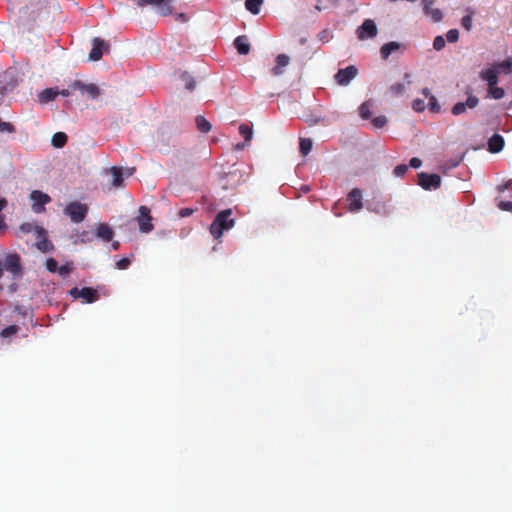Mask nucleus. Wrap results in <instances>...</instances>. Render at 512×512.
Masks as SVG:
<instances>
[{"mask_svg": "<svg viewBox=\"0 0 512 512\" xmlns=\"http://www.w3.org/2000/svg\"><path fill=\"white\" fill-rule=\"evenodd\" d=\"M89 212V206L81 204L77 201L71 202L66 205L64 214L70 218L74 223H80L84 220L87 213Z\"/></svg>", "mask_w": 512, "mask_h": 512, "instance_id": "f257e3e1", "label": "nucleus"}, {"mask_svg": "<svg viewBox=\"0 0 512 512\" xmlns=\"http://www.w3.org/2000/svg\"><path fill=\"white\" fill-rule=\"evenodd\" d=\"M4 269L11 273L14 278L22 276V265L20 256L17 253H8L3 264Z\"/></svg>", "mask_w": 512, "mask_h": 512, "instance_id": "f03ea898", "label": "nucleus"}, {"mask_svg": "<svg viewBox=\"0 0 512 512\" xmlns=\"http://www.w3.org/2000/svg\"><path fill=\"white\" fill-rule=\"evenodd\" d=\"M32 201V211L41 214L45 211L44 205L51 202V197L42 191H32L30 193Z\"/></svg>", "mask_w": 512, "mask_h": 512, "instance_id": "7ed1b4c3", "label": "nucleus"}, {"mask_svg": "<svg viewBox=\"0 0 512 512\" xmlns=\"http://www.w3.org/2000/svg\"><path fill=\"white\" fill-rule=\"evenodd\" d=\"M441 178L438 174L421 172L418 174V184L426 191L436 190L440 187Z\"/></svg>", "mask_w": 512, "mask_h": 512, "instance_id": "20e7f679", "label": "nucleus"}, {"mask_svg": "<svg viewBox=\"0 0 512 512\" xmlns=\"http://www.w3.org/2000/svg\"><path fill=\"white\" fill-rule=\"evenodd\" d=\"M136 4L140 7H155L162 16H167L172 13L170 0H136Z\"/></svg>", "mask_w": 512, "mask_h": 512, "instance_id": "39448f33", "label": "nucleus"}, {"mask_svg": "<svg viewBox=\"0 0 512 512\" xmlns=\"http://www.w3.org/2000/svg\"><path fill=\"white\" fill-rule=\"evenodd\" d=\"M357 37L359 40H365L368 38H373L378 35V28L375 22L371 19H366L361 25L358 27L356 31Z\"/></svg>", "mask_w": 512, "mask_h": 512, "instance_id": "423d86ee", "label": "nucleus"}, {"mask_svg": "<svg viewBox=\"0 0 512 512\" xmlns=\"http://www.w3.org/2000/svg\"><path fill=\"white\" fill-rule=\"evenodd\" d=\"M358 70L355 66H347L344 69L338 70L334 75V80L337 84L345 86L357 76Z\"/></svg>", "mask_w": 512, "mask_h": 512, "instance_id": "0eeeda50", "label": "nucleus"}, {"mask_svg": "<svg viewBox=\"0 0 512 512\" xmlns=\"http://www.w3.org/2000/svg\"><path fill=\"white\" fill-rule=\"evenodd\" d=\"M69 293L74 299L82 298L86 303L98 300V293L94 288H72Z\"/></svg>", "mask_w": 512, "mask_h": 512, "instance_id": "6e6552de", "label": "nucleus"}, {"mask_svg": "<svg viewBox=\"0 0 512 512\" xmlns=\"http://www.w3.org/2000/svg\"><path fill=\"white\" fill-rule=\"evenodd\" d=\"M138 213H140V216L137 217L138 227L142 232L149 233L153 229L149 208L142 205L138 209Z\"/></svg>", "mask_w": 512, "mask_h": 512, "instance_id": "1a4fd4ad", "label": "nucleus"}, {"mask_svg": "<svg viewBox=\"0 0 512 512\" xmlns=\"http://www.w3.org/2000/svg\"><path fill=\"white\" fill-rule=\"evenodd\" d=\"M347 211L351 213H356L362 209V195L361 191L358 188H354L350 193L347 195Z\"/></svg>", "mask_w": 512, "mask_h": 512, "instance_id": "9d476101", "label": "nucleus"}, {"mask_svg": "<svg viewBox=\"0 0 512 512\" xmlns=\"http://www.w3.org/2000/svg\"><path fill=\"white\" fill-rule=\"evenodd\" d=\"M37 242L36 247L42 253L52 252L54 245L50 239L46 237V231L44 228H37Z\"/></svg>", "mask_w": 512, "mask_h": 512, "instance_id": "9b49d317", "label": "nucleus"}, {"mask_svg": "<svg viewBox=\"0 0 512 512\" xmlns=\"http://www.w3.org/2000/svg\"><path fill=\"white\" fill-rule=\"evenodd\" d=\"M478 101L479 100L475 95L470 94L465 102H458L452 106L451 113L455 116H459L464 113L466 109H474V107L478 105Z\"/></svg>", "mask_w": 512, "mask_h": 512, "instance_id": "f8f14e48", "label": "nucleus"}, {"mask_svg": "<svg viewBox=\"0 0 512 512\" xmlns=\"http://www.w3.org/2000/svg\"><path fill=\"white\" fill-rule=\"evenodd\" d=\"M109 49V45L98 37H95L92 41V49L89 55L91 60L97 61L103 57V53L105 50Z\"/></svg>", "mask_w": 512, "mask_h": 512, "instance_id": "ddd939ff", "label": "nucleus"}, {"mask_svg": "<svg viewBox=\"0 0 512 512\" xmlns=\"http://www.w3.org/2000/svg\"><path fill=\"white\" fill-rule=\"evenodd\" d=\"M239 134L243 137L244 142H238L234 144L233 149L235 151H242L246 146L249 145L252 139L253 130L248 124H241L238 128Z\"/></svg>", "mask_w": 512, "mask_h": 512, "instance_id": "4468645a", "label": "nucleus"}, {"mask_svg": "<svg viewBox=\"0 0 512 512\" xmlns=\"http://www.w3.org/2000/svg\"><path fill=\"white\" fill-rule=\"evenodd\" d=\"M224 232V210L217 213L210 226V233L215 240L222 237Z\"/></svg>", "mask_w": 512, "mask_h": 512, "instance_id": "2eb2a0df", "label": "nucleus"}, {"mask_svg": "<svg viewBox=\"0 0 512 512\" xmlns=\"http://www.w3.org/2000/svg\"><path fill=\"white\" fill-rule=\"evenodd\" d=\"M423 12L426 16H430L434 23H438L443 19V12L440 9H434L432 6L434 0H422Z\"/></svg>", "mask_w": 512, "mask_h": 512, "instance_id": "dca6fc26", "label": "nucleus"}, {"mask_svg": "<svg viewBox=\"0 0 512 512\" xmlns=\"http://www.w3.org/2000/svg\"><path fill=\"white\" fill-rule=\"evenodd\" d=\"M234 47L240 55H248L250 52V43L247 35H239L234 40Z\"/></svg>", "mask_w": 512, "mask_h": 512, "instance_id": "f3484780", "label": "nucleus"}, {"mask_svg": "<svg viewBox=\"0 0 512 512\" xmlns=\"http://www.w3.org/2000/svg\"><path fill=\"white\" fill-rule=\"evenodd\" d=\"M503 146H504V139L498 133H495L488 140V151L492 154L499 153L503 149Z\"/></svg>", "mask_w": 512, "mask_h": 512, "instance_id": "a211bd4d", "label": "nucleus"}, {"mask_svg": "<svg viewBox=\"0 0 512 512\" xmlns=\"http://www.w3.org/2000/svg\"><path fill=\"white\" fill-rule=\"evenodd\" d=\"M499 71L494 68H488L480 71V78L487 82L488 86L497 85Z\"/></svg>", "mask_w": 512, "mask_h": 512, "instance_id": "6ab92c4d", "label": "nucleus"}, {"mask_svg": "<svg viewBox=\"0 0 512 512\" xmlns=\"http://www.w3.org/2000/svg\"><path fill=\"white\" fill-rule=\"evenodd\" d=\"M115 232L112 230L110 226L105 223L98 224L96 228V237L102 239L104 241H111Z\"/></svg>", "mask_w": 512, "mask_h": 512, "instance_id": "aec40b11", "label": "nucleus"}, {"mask_svg": "<svg viewBox=\"0 0 512 512\" xmlns=\"http://www.w3.org/2000/svg\"><path fill=\"white\" fill-rule=\"evenodd\" d=\"M290 58L285 54H280L276 58V65L273 68L272 72L274 75H280L282 73V69L288 66Z\"/></svg>", "mask_w": 512, "mask_h": 512, "instance_id": "412c9836", "label": "nucleus"}, {"mask_svg": "<svg viewBox=\"0 0 512 512\" xmlns=\"http://www.w3.org/2000/svg\"><path fill=\"white\" fill-rule=\"evenodd\" d=\"M400 48V44L397 42H388L381 46L380 54L381 58L388 59L389 55Z\"/></svg>", "mask_w": 512, "mask_h": 512, "instance_id": "4be33fe9", "label": "nucleus"}, {"mask_svg": "<svg viewBox=\"0 0 512 512\" xmlns=\"http://www.w3.org/2000/svg\"><path fill=\"white\" fill-rule=\"evenodd\" d=\"M58 95V90L54 88H46L39 94V100L42 103L53 101Z\"/></svg>", "mask_w": 512, "mask_h": 512, "instance_id": "5701e85b", "label": "nucleus"}, {"mask_svg": "<svg viewBox=\"0 0 512 512\" xmlns=\"http://www.w3.org/2000/svg\"><path fill=\"white\" fill-rule=\"evenodd\" d=\"M264 0H246L244 6L247 11H250L253 15L259 14Z\"/></svg>", "mask_w": 512, "mask_h": 512, "instance_id": "b1692460", "label": "nucleus"}, {"mask_svg": "<svg viewBox=\"0 0 512 512\" xmlns=\"http://www.w3.org/2000/svg\"><path fill=\"white\" fill-rule=\"evenodd\" d=\"M112 175V186L120 187L123 183V173L122 168L112 167L109 169Z\"/></svg>", "mask_w": 512, "mask_h": 512, "instance_id": "393cba45", "label": "nucleus"}, {"mask_svg": "<svg viewBox=\"0 0 512 512\" xmlns=\"http://www.w3.org/2000/svg\"><path fill=\"white\" fill-rule=\"evenodd\" d=\"M68 141L67 134L65 132H56L52 137V145L55 148H63Z\"/></svg>", "mask_w": 512, "mask_h": 512, "instance_id": "a878e982", "label": "nucleus"}, {"mask_svg": "<svg viewBox=\"0 0 512 512\" xmlns=\"http://www.w3.org/2000/svg\"><path fill=\"white\" fill-rule=\"evenodd\" d=\"M499 72L510 73L512 71V58H506L505 60L498 62L492 67Z\"/></svg>", "mask_w": 512, "mask_h": 512, "instance_id": "bb28decb", "label": "nucleus"}, {"mask_svg": "<svg viewBox=\"0 0 512 512\" xmlns=\"http://www.w3.org/2000/svg\"><path fill=\"white\" fill-rule=\"evenodd\" d=\"M388 91H390L391 95L397 97L405 93L406 85L403 82H396L388 88Z\"/></svg>", "mask_w": 512, "mask_h": 512, "instance_id": "cd10ccee", "label": "nucleus"}, {"mask_svg": "<svg viewBox=\"0 0 512 512\" xmlns=\"http://www.w3.org/2000/svg\"><path fill=\"white\" fill-rule=\"evenodd\" d=\"M197 128L201 133H208L211 130V123L206 120L203 116L196 118Z\"/></svg>", "mask_w": 512, "mask_h": 512, "instance_id": "c85d7f7f", "label": "nucleus"}, {"mask_svg": "<svg viewBox=\"0 0 512 512\" xmlns=\"http://www.w3.org/2000/svg\"><path fill=\"white\" fill-rule=\"evenodd\" d=\"M313 142L309 138L300 139V153L302 156H307L311 152Z\"/></svg>", "mask_w": 512, "mask_h": 512, "instance_id": "c756f323", "label": "nucleus"}, {"mask_svg": "<svg viewBox=\"0 0 512 512\" xmlns=\"http://www.w3.org/2000/svg\"><path fill=\"white\" fill-rule=\"evenodd\" d=\"M469 14L464 15L461 19V25L466 31H471L473 27V11L468 9Z\"/></svg>", "mask_w": 512, "mask_h": 512, "instance_id": "7c9ffc66", "label": "nucleus"}, {"mask_svg": "<svg viewBox=\"0 0 512 512\" xmlns=\"http://www.w3.org/2000/svg\"><path fill=\"white\" fill-rule=\"evenodd\" d=\"M20 330L19 326L18 325H10V326H7L5 328H3L0 332V336L2 338H7V337H10V336H14L18 333V331Z\"/></svg>", "mask_w": 512, "mask_h": 512, "instance_id": "2f4dec72", "label": "nucleus"}, {"mask_svg": "<svg viewBox=\"0 0 512 512\" xmlns=\"http://www.w3.org/2000/svg\"><path fill=\"white\" fill-rule=\"evenodd\" d=\"M488 95L494 99H501L504 96V89L497 85L488 86Z\"/></svg>", "mask_w": 512, "mask_h": 512, "instance_id": "473e14b6", "label": "nucleus"}, {"mask_svg": "<svg viewBox=\"0 0 512 512\" xmlns=\"http://www.w3.org/2000/svg\"><path fill=\"white\" fill-rule=\"evenodd\" d=\"M42 228L41 226L33 225L32 223H22L19 226V231L24 234L34 232L37 235V229Z\"/></svg>", "mask_w": 512, "mask_h": 512, "instance_id": "72a5a7b5", "label": "nucleus"}, {"mask_svg": "<svg viewBox=\"0 0 512 512\" xmlns=\"http://www.w3.org/2000/svg\"><path fill=\"white\" fill-rule=\"evenodd\" d=\"M360 117L364 119H370L371 117V105L368 102L362 103L359 106Z\"/></svg>", "mask_w": 512, "mask_h": 512, "instance_id": "f704fd0d", "label": "nucleus"}, {"mask_svg": "<svg viewBox=\"0 0 512 512\" xmlns=\"http://www.w3.org/2000/svg\"><path fill=\"white\" fill-rule=\"evenodd\" d=\"M84 94H88L92 99H95L100 94V91L96 84L88 83V86L85 87Z\"/></svg>", "mask_w": 512, "mask_h": 512, "instance_id": "c9c22d12", "label": "nucleus"}, {"mask_svg": "<svg viewBox=\"0 0 512 512\" xmlns=\"http://www.w3.org/2000/svg\"><path fill=\"white\" fill-rule=\"evenodd\" d=\"M0 133H15V127L10 122L0 120Z\"/></svg>", "mask_w": 512, "mask_h": 512, "instance_id": "e433bc0d", "label": "nucleus"}, {"mask_svg": "<svg viewBox=\"0 0 512 512\" xmlns=\"http://www.w3.org/2000/svg\"><path fill=\"white\" fill-rule=\"evenodd\" d=\"M446 45L445 38L441 35H437L433 40V48L437 51L443 49Z\"/></svg>", "mask_w": 512, "mask_h": 512, "instance_id": "4c0bfd02", "label": "nucleus"}, {"mask_svg": "<svg viewBox=\"0 0 512 512\" xmlns=\"http://www.w3.org/2000/svg\"><path fill=\"white\" fill-rule=\"evenodd\" d=\"M407 171H408V166L405 164H400L394 168L393 174L396 177H404L406 175Z\"/></svg>", "mask_w": 512, "mask_h": 512, "instance_id": "58836bf2", "label": "nucleus"}, {"mask_svg": "<svg viewBox=\"0 0 512 512\" xmlns=\"http://www.w3.org/2000/svg\"><path fill=\"white\" fill-rule=\"evenodd\" d=\"M449 43H455L459 39V31L457 29H450L446 34Z\"/></svg>", "mask_w": 512, "mask_h": 512, "instance_id": "ea45409f", "label": "nucleus"}, {"mask_svg": "<svg viewBox=\"0 0 512 512\" xmlns=\"http://www.w3.org/2000/svg\"><path fill=\"white\" fill-rule=\"evenodd\" d=\"M46 269L51 273H55L58 270L57 261L54 258H48L45 263Z\"/></svg>", "mask_w": 512, "mask_h": 512, "instance_id": "a19ab883", "label": "nucleus"}, {"mask_svg": "<svg viewBox=\"0 0 512 512\" xmlns=\"http://www.w3.org/2000/svg\"><path fill=\"white\" fill-rule=\"evenodd\" d=\"M411 106L416 112H422L425 109L424 101L420 98L414 99Z\"/></svg>", "mask_w": 512, "mask_h": 512, "instance_id": "79ce46f5", "label": "nucleus"}, {"mask_svg": "<svg viewBox=\"0 0 512 512\" xmlns=\"http://www.w3.org/2000/svg\"><path fill=\"white\" fill-rule=\"evenodd\" d=\"M86 86H87V84L82 81H74L73 83L70 84V89L72 91L79 90V91H81L82 94H84Z\"/></svg>", "mask_w": 512, "mask_h": 512, "instance_id": "37998d69", "label": "nucleus"}, {"mask_svg": "<svg viewBox=\"0 0 512 512\" xmlns=\"http://www.w3.org/2000/svg\"><path fill=\"white\" fill-rule=\"evenodd\" d=\"M71 270H72V265L71 264H64V265L58 267L57 272L62 277H66L67 275H69Z\"/></svg>", "mask_w": 512, "mask_h": 512, "instance_id": "c03bdc74", "label": "nucleus"}, {"mask_svg": "<svg viewBox=\"0 0 512 512\" xmlns=\"http://www.w3.org/2000/svg\"><path fill=\"white\" fill-rule=\"evenodd\" d=\"M131 265V260L129 258H121L117 263L116 266L120 270L128 269Z\"/></svg>", "mask_w": 512, "mask_h": 512, "instance_id": "a18cd8bd", "label": "nucleus"}, {"mask_svg": "<svg viewBox=\"0 0 512 512\" xmlns=\"http://www.w3.org/2000/svg\"><path fill=\"white\" fill-rule=\"evenodd\" d=\"M386 122H387V120H386L385 116H378L372 120V125L378 129H380L385 126Z\"/></svg>", "mask_w": 512, "mask_h": 512, "instance_id": "49530a36", "label": "nucleus"}, {"mask_svg": "<svg viewBox=\"0 0 512 512\" xmlns=\"http://www.w3.org/2000/svg\"><path fill=\"white\" fill-rule=\"evenodd\" d=\"M183 79H184V81H185V83H186V88H187L188 90H190V91H191V90H194V89H195L196 82H195V80H194L193 78H191L190 76H188V75L184 74V75H183Z\"/></svg>", "mask_w": 512, "mask_h": 512, "instance_id": "de8ad7c7", "label": "nucleus"}, {"mask_svg": "<svg viewBox=\"0 0 512 512\" xmlns=\"http://www.w3.org/2000/svg\"><path fill=\"white\" fill-rule=\"evenodd\" d=\"M231 215V210L226 209V231L234 228L235 226V220L232 218H229Z\"/></svg>", "mask_w": 512, "mask_h": 512, "instance_id": "09e8293b", "label": "nucleus"}, {"mask_svg": "<svg viewBox=\"0 0 512 512\" xmlns=\"http://www.w3.org/2000/svg\"><path fill=\"white\" fill-rule=\"evenodd\" d=\"M429 108L433 112H438L440 109V106L438 105L437 99L435 96H430L429 99Z\"/></svg>", "mask_w": 512, "mask_h": 512, "instance_id": "8fccbe9b", "label": "nucleus"}, {"mask_svg": "<svg viewBox=\"0 0 512 512\" xmlns=\"http://www.w3.org/2000/svg\"><path fill=\"white\" fill-rule=\"evenodd\" d=\"M498 208L502 211L512 212V202L511 201H500L498 204Z\"/></svg>", "mask_w": 512, "mask_h": 512, "instance_id": "3c124183", "label": "nucleus"}, {"mask_svg": "<svg viewBox=\"0 0 512 512\" xmlns=\"http://www.w3.org/2000/svg\"><path fill=\"white\" fill-rule=\"evenodd\" d=\"M422 165V161L418 157H412L409 161V166L413 169H419Z\"/></svg>", "mask_w": 512, "mask_h": 512, "instance_id": "603ef678", "label": "nucleus"}, {"mask_svg": "<svg viewBox=\"0 0 512 512\" xmlns=\"http://www.w3.org/2000/svg\"><path fill=\"white\" fill-rule=\"evenodd\" d=\"M497 190H498L499 193H503L506 190H512V180H508L504 184L499 185Z\"/></svg>", "mask_w": 512, "mask_h": 512, "instance_id": "864d4df0", "label": "nucleus"}, {"mask_svg": "<svg viewBox=\"0 0 512 512\" xmlns=\"http://www.w3.org/2000/svg\"><path fill=\"white\" fill-rule=\"evenodd\" d=\"M194 212H195L194 209L186 207V208L181 209L180 212H178V217H189Z\"/></svg>", "mask_w": 512, "mask_h": 512, "instance_id": "5fc2aeb1", "label": "nucleus"}, {"mask_svg": "<svg viewBox=\"0 0 512 512\" xmlns=\"http://www.w3.org/2000/svg\"><path fill=\"white\" fill-rule=\"evenodd\" d=\"M176 20L182 23H186L188 21V17L185 13L176 14Z\"/></svg>", "mask_w": 512, "mask_h": 512, "instance_id": "6e6d98bb", "label": "nucleus"}, {"mask_svg": "<svg viewBox=\"0 0 512 512\" xmlns=\"http://www.w3.org/2000/svg\"><path fill=\"white\" fill-rule=\"evenodd\" d=\"M72 92L73 91L69 87L68 89H64L62 91H58V95H63L65 97H67V96H70Z\"/></svg>", "mask_w": 512, "mask_h": 512, "instance_id": "4d7b16f0", "label": "nucleus"}, {"mask_svg": "<svg viewBox=\"0 0 512 512\" xmlns=\"http://www.w3.org/2000/svg\"><path fill=\"white\" fill-rule=\"evenodd\" d=\"M319 38L321 41H328V31H322L320 34H319Z\"/></svg>", "mask_w": 512, "mask_h": 512, "instance_id": "13d9d810", "label": "nucleus"}, {"mask_svg": "<svg viewBox=\"0 0 512 512\" xmlns=\"http://www.w3.org/2000/svg\"><path fill=\"white\" fill-rule=\"evenodd\" d=\"M7 207V200L0 197V213Z\"/></svg>", "mask_w": 512, "mask_h": 512, "instance_id": "bf43d9fd", "label": "nucleus"}, {"mask_svg": "<svg viewBox=\"0 0 512 512\" xmlns=\"http://www.w3.org/2000/svg\"><path fill=\"white\" fill-rule=\"evenodd\" d=\"M7 229L4 216H0V232Z\"/></svg>", "mask_w": 512, "mask_h": 512, "instance_id": "052dcab7", "label": "nucleus"}, {"mask_svg": "<svg viewBox=\"0 0 512 512\" xmlns=\"http://www.w3.org/2000/svg\"><path fill=\"white\" fill-rule=\"evenodd\" d=\"M422 94H423L426 98H429V99H430V96H433V95L430 93V89H429V88H423V89H422Z\"/></svg>", "mask_w": 512, "mask_h": 512, "instance_id": "680f3d73", "label": "nucleus"}, {"mask_svg": "<svg viewBox=\"0 0 512 512\" xmlns=\"http://www.w3.org/2000/svg\"><path fill=\"white\" fill-rule=\"evenodd\" d=\"M111 246H112V249L118 250L119 246H120V243H119V241H115V242H112Z\"/></svg>", "mask_w": 512, "mask_h": 512, "instance_id": "e2e57ef3", "label": "nucleus"}, {"mask_svg": "<svg viewBox=\"0 0 512 512\" xmlns=\"http://www.w3.org/2000/svg\"><path fill=\"white\" fill-rule=\"evenodd\" d=\"M3 270H4L3 263L0 261V278L3 276Z\"/></svg>", "mask_w": 512, "mask_h": 512, "instance_id": "0e129e2a", "label": "nucleus"}, {"mask_svg": "<svg viewBox=\"0 0 512 512\" xmlns=\"http://www.w3.org/2000/svg\"><path fill=\"white\" fill-rule=\"evenodd\" d=\"M405 78L407 80V83L410 84V81L408 80V78H409V74L408 73H406Z\"/></svg>", "mask_w": 512, "mask_h": 512, "instance_id": "69168bd1", "label": "nucleus"}, {"mask_svg": "<svg viewBox=\"0 0 512 512\" xmlns=\"http://www.w3.org/2000/svg\"><path fill=\"white\" fill-rule=\"evenodd\" d=\"M315 9H316L317 11H321V7H320L319 5H316Z\"/></svg>", "mask_w": 512, "mask_h": 512, "instance_id": "338daca9", "label": "nucleus"}, {"mask_svg": "<svg viewBox=\"0 0 512 512\" xmlns=\"http://www.w3.org/2000/svg\"><path fill=\"white\" fill-rule=\"evenodd\" d=\"M389 1H396V0H389ZM407 1L415 2L416 0H407Z\"/></svg>", "mask_w": 512, "mask_h": 512, "instance_id": "774afa93", "label": "nucleus"}]
</instances>
